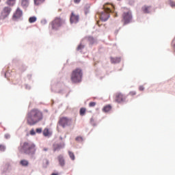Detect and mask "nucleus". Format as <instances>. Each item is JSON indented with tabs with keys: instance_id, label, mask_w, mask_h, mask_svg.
I'll use <instances>...</instances> for the list:
<instances>
[{
	"instance_id": "dca6fc26",
	"label": "nucleus",
	"mask_w": 175,
	"mask_h": 175,
	"mask_svg": "<svg viewBox=\"0 0 175 175\" xmlns=\"http://www.w3.org/2000/svg\"><path fill=\"white\" fill-rule=\"evenodd\" d=\"M85 113H87V109L85 107H81L79 110V114L82 117L85 116Z\"/></svg>"
},
{
	"instance_id": "a878e982",
	"label": "nucleus",
	"mask_w": 175,
	"mask_h": 175,
	"mask_svg": "<svg viewBox=\"0 0 175 175\" xmlns=\"http://www.w3.org/2000/svg\"><path fill=\"white\" fill-rule=\"evenodd\" d=\"M62 145L57 144L56 145V147L55 148V151H57V150H60V148H62Z\"/></svg>"
},
{
	"instance_id": "0eeeda50",
	"label": "nucleus",
	"mask_w": 175,
	"mask_h": 175,
	"mask_svg": "<svg viewBox=\"0 0 175 175\" xmlns=\"http://www.w3.org/2000/svg\"><path fill=\"white\" fill-rule=\"evenodd\" d=\"M58 124L62 128H66L72 125V119L67 117H62L59 119Z\"/></svg>"
},
{
	"instance_id": "ddd939ff",
	"label": "nucleus",
	"mask_w": 175,
	"mask_h": 175,
	"mask_svg": "<svg viewBox=\"0 0 175 175\" xmlns=\"http://www.w3.org/2000/svg\"><path fill=\"white\" fill-rule=\"evenodd\" d=\"M21 5L23 9H27V7L29 6V0H21Z\"/></svg>"
},
{
	"instance_id": "f8f14e48",
	"label": "nucleus",
	"mask_w": 175,
	"mask_h": 175,
	"mask_svg": "<svg viewBox=\"0 0 175 175\" xmlns=\"http://www.w3.org/2000/svg\"><path fill=\"white\" fill-rule=\"evenodd\" d=\"M57 159L59 161V165L62 166V167H64L65 166V159H64V156L62 154H60L57 157Z\"/></svg>"
},
{
	"instance_id": "bb28decb",
	"label": "nucleus",
	"mask_w": 175,
	"mask_h": 175,
	"mask_svg": "<svg viewBox=\"0 0 175 175\" xmlns=\"http://www.w3.org/2000/svg\"><path fill=\"white\" fill-rule=\"evenodd\" d=\"M75 140L76 142H83V137H77Z\"/></svg>"
},
{
	"instance_id": "79ce46f5",
	"label": "nucleus",
	"mask_w": 175,
	"mask_h": 175,
	"mask_svg": "<svg viewBox=\"0 0 175 175\" xmlns=\"http://www.w3.org/2000/svg\"><path fill=\"white\" fill-rule=\"evenodd\" d=\"M97 24H99V21H97Z\"/></svg>"
},
{
	"instance_id": "f704fd0d",
	"label": "nucleus",
	"mask_w": 175,
	"mask_h": 175,
	"mask_svg": "<svg viewBox=\"0 0 175 175\" xmlns=\"http://www.w3.org/2000/svg\"><path fill=\"white\" fill-rule=\"evenodd\" d=\"M81 2V0H74V3H80Z\"/></svg>"
},
{
	"instance_id": "6e6552de",
	"label": "nucleus",
	"mask_w": 175,
	"mask_h": 175,
	"mask_svg": "<svg viewBox=\"0 0 175 175\" xmlns=\"http://www.w3.org/2000/svg\"><path fill=\"white\" fill-rule=\"evenodd\" d=\"M21 17H23V10L20 7H18L13 14L12 20L14 21H17L18 20H20Z\"/></svg>"
},
{
	"instance_id": "5701e85b",
	"label": "nucleus",
	"mask_w": 175,
	"mask_h": 175,
	"mask_svg": "<svg viewBox=\"0 0 175 175\" xmlns=\"http://www.w3.org/2000/svg\"><path fill=\"white\" fill-rule=\"evenodd\" d=\"M44 136H49L50 135V131H49V129H44L43 131Z\"/></svg>"
},
{
	"instance_id": "1a4fd4ad",
	"label": "nucleus",
	"mask_w": 175,
	"mask_h": 175,
	"mask_svg": "<svg viewBox=\"0 0 175 175\" xmlns=\"http://www.w3.org/2000/svg\"><path fill=\"white\" fill-rule=\"evenodd\" d=\"M11 12H12V8L5 7L3 9V11L1 12L0 18H1V20H5L6 17L9 16V14H10Z\"/></svg>"
},
{
	"instance_id": "7ed1b4c3",
	"label": "nucleus",
	"mask_w": 175,
	"mask_h": 175,
	"mask_svg": "<svg viewBox=\"0 0 175 175\" xmlns=\"http://www.w3.org/2000/svg\"><path fill=\"white\" fill-rule=\"evenodd\" d=\"M83 79V70L81 68H76L72 70L70 76V80L72 83H81Z\"/></svg>"
},
{
	"instance_id": "393cba45",
	"label": "nucleus",
	"mask_w": 175,
	"mask_h": 175,
	"mask_svg": "<svg viewBox=\"0 0 175 175\" xmlns=\"http://www.w3.org/2000/svg\"><path fill=\"white\" fill-rule=\"evenodd\" d=\"M96 106V103L95 102H90L89 103V107H95Z\"/></svg>"
},
{
	"instance_id": "ea45409f",
	"label": "nucleus",
	"mask_w": 175,
	"mask_h": 175,
	"mask_svg": "<svg viewBox=\"0 0 175 175\" xmlns=\"http://www.w3.org/2000/svg\"><path fill=\"white\" fill-rule=\"evenodd\" d=\"M51 175H58V173H53Z\"/></svg>"
},
{
	"instance_id": "aec40b11",
	"label": "nucleus",
	"mask_w": 175,
	"mask_h": 175,
	"mask_svg": "<svg viewBox=\"0 0 175 175\" xmlns=\"http://www.w3.org/2000/svg\"><path fill=\"white\" fill-rule=\"evenodd\" d=\"M88 41L89 42V43H90V44H94V43H95L96 42L95 38H94L93 37H88Z\"/></svg>"
},
{
	"instance_id": "39448f33",
	"label": "nucleus",
	"mask_w": 175,
	"mask_h": 175,
	"mask_svg": "<svg viewBox=\"0 0 175 175\" xmlns=\"http://www.w3.org/2000/svg\"><path fill=\"white\" fill-rule=\"evenodd\" d=\"M132 13L130 11L123 12L122 15V23L123 25H127L130 23H132Z\"/></svg>"
},
{
	"instance_id": "9b49d317",
	"label": "nucleus",
	"mask_w": 175,
	"mask_h": 175,
	"mask_svg": "<svg viewBox=\"0 0 175 175\" xmlns=\"http://www.w3.org/2000/svg\"><path fill=\"white\" fill-rule=\"evenodd\" d=\"M79 20H80V16L74 12H71L70 16V22L71 24H77L79 22Z\"/></svg>"
},
{
	"instance_id": "c85d7f7f",
	"label": "nucleus",
	"mask_w": 175,
	"mask_h": 175,
	"mask_svg": "<svg viewBox=\"0 0 175 175\" xmlns=\"http://www.w3.org/2000/svg\"><path fill=\"white\" fill-rule=\"evenodd\" d=\"M6 148L3 145H0V151H5Z\"/></svg>"
},
{
	"instance_id": "4be33fe9",
	"label": "nucleus",
	"mask_w": 175,
	"mask_h": 175,
	"mask_svg": "<svg viewBox=\"0 0 175 175\" xmlns=\"http://www.w3.org/2000/svg\"><path fill=\"white\" fill-rule=\"evenodd\" d=\"M68 154H69L70 159H72V161H75V153H73L72 151L69 150Z\"/></svg>"
},
{
	"instance_id": "2eb2a0df",
	"label": "nucleus",
	"mask_w": 175,
	"mask_h": 175,
	"mask_svg": "<svg viewBox=\"0 0 175 175\" xmlns=\"http://www.w3.org/2000/svg\"><path fill=\"white\" fill-rule=\"evenodd\" d=\"M110 110H111V105H110L105 106L103 109V111H104L105 113H109Z\"/></svg>"
},
{
	"instance_id": "58836bf2",
	"label": "nucleus",
	"mask_w": 175,
	"mask_h": 175,
	"mask_svg": "<svg viewBox=\"0 0 175 175\" xmlns=\"http://www.w3.org/2000/svg\"><path fill=\"white\" fill-rule=\"evenodd\" d=\"M45 162H46V165H49V160L46 159V160H45Z\"/></svg>"
},
{
	"instance_id": "f03ea898",
	"label": "nucleus",
	"mask_w": 175,
	"mask_h": 175,
	"mask_svg": "<svg viewBox=\"0 0 175 175\" xmlns=\"http://www.w3.org/2000/svg\"><path fill=\"white\" fill-rule=\"evenodd\" d=\"M21 152H24L27 155H34L36 152V145L32 142H25L21 144L19 148Z\"/></svg>"
},
{
	"instance_id": "f257e3e1",
	"label": "nucleus",
	"mask_w": 175,
	"mask_h": 175,
	"mask_svg": "<svg viewBox=\"0 0 175 175\" xmlns=\"http://www.w3.org/2000/svg\"><path fill=\"white\" fill-rule=\"evenodd\" d=\"M43 120V112L39 109L34 108L30 110L26 116V122L27 125L33 126Z\"/></svg>"
},
{
	"instance_id": "cd10ccee",
	"label": "nucleus",
	"mask_w": 175,
	"mask_h": 175,
	"mask_svg": "<svg viewBox=\"0 0 175 175\" xmlns=\"http://www.w3.org/2000/svg\"><path fill=\"white\" fill-rule=\"evenodd\" d=\"M129 95H130L131 96H135V95H136V92L131 91L129 92Z\"/></svg>"
},
{
	"instance_id": "e433bc0d",
	"label": "nucleus",
	"mask_w": 175,
	"mask_h": 175,
	"mask_svg": "<svg viewBox=\"0 0 175 175\" xmlns=\"http://www.w3.org/2000/svg\"><path fill=\"white\" fill-rule=\"evenodd\" d=\"M43 151H49V148H43Z\"/></svg>"
},
{
	"instance_id": "f3484780",
	"label": "nucleus",
	"mask_w": 175,
	"mask_h": 175,
	"mask_svg": "<svg viewBox=\"0 0 175 175\" xmlns=\"http://www.w3.org/2000/svg\"><path fill=\"white\" fill-rule=\"evenodd\" d=\"M150 9H151V7L144 5V7H142V12H144V13H150Z\"/></svg>"
},
{
	"instance_id": "a19ab883",
	"label": "nucleus",
	"mask_w": 175,
	"mask_h": 175,
	"mask_svg": "<svg viewBox=\"0 0 175 175\" xmlns=\"http://www.w3.org/2000/svg\"><path fill=\"white\" fill-rule=\"evenodd\" d=\"M91 121H94V119H93V118H92V119H91Z\"/></svg>"
},
{
	"instance_id": "9d476101",
	"label": "nucleus",
	"mask_w": 175,
	"mask_h": 175,
	"mask_svg": "<svg viewBox=\"0 0 175 175\" xmlns=\"http://www.w3.org/2000/svg\"><path fill=\"white\" fill-rule=\"evenodd\" d=\"M126 97L121 92H118L115 94V102L117 103H122L125 102Z\"/></svg>"
},
{
	"instance_id": "412c9836",
	"label": "nucleus",
	"mask_w": 175,
	"mask_h": 175,
	"mask_svg": "<svg viewBox=\"0 0 175 175\" xmlns=\"http://www.w3.org/2000/svg\"><path fill=\"white\" fill-rule=\"evenodd\" d=\"M36 20H37L36 16H31L29 18V23H30V24H32L33 23H35Z\"/></svg>"
},
{
	"instance_id": "7c9ffc66",
	"label": "nucleus",
	"mask_w": 175,
	"mask_h": 175,
	"mask_svg": "<svg viewBox=\"0 0 175 175\" xmlns=\"http://www.w3.org/2000/svg\"><path fill=\"white\" fill-rule=\"evenodd\" d=\"M170 5L171 8H175V3L174 1H170Z\"/></svg>"
},
{
	"instance_id": "20e7f679",
	"label": "nucleus",
	"mask_w": 175,
	"mask_h": 175,
	"mask_svg": "<svg viewBox=\"0 0 175 175\" xmlns=\"http://www.w3.org/2000/svg\"><path fill=\"white\" fill-rule=\"evenodd\" d=\"M64 24H65V20L59 16H57L50 23L49 27L51 28V29L57 31L59 29V28H61Z\"/></svg>"
},
{
	"instance_id": "72a5a7b5",
	"label": "nucleus",
	"mask_w": 175,
	"mask_h": 175,
	"mask_svg": "<svg viewBox=\"0 0 175 175\" xmlns=\"http://www.w3.org/2000/svg\"><path fill=\"white\" fill-rule=\"evenodd\" d=\"M36 132L37 133H42V129H36Z\"/></svg>"
},
{
	"instance_id": "4c0bfd02",
	"label": "nucleus",
	"mask_w": 175,
	"mask_h": 175,
	"mask_svg": "<svg viewBox=\"0 0 175 175\" xmlns=\"http://www.w3.org/2000/svg\"><path fill=\"white\" fill-rule=\"evenodd\" d=\"M5 137L6 139H8V137H10V135H5Z\"/></svg>"
},
{
	"instance_id": "423d86ee",
	"label": "nucleus",
	"mask_w": 175,
	"mask_h": 175,
	"mask_svg": "<svg viewBox=\"0 0 175 175\" xmlns=\"http://www.w3.org/2000/svg\"><path fill=\"white\" fill-rule=\"evenodd\" d=\"M110 13H111L110 8H105L103 12L100 13V20H101V21H107L110 17Z\"/></svg>"
},
{
	"instance_id": "b1692460",
	"label": "nucleus",
	"mask_w": 175,
	"mask_h": 175,
	"mask_svg": "<svg viewBox=\"0 0 175 175\" xmlns=\"http://www.w3.org/2000/svg\"><path fill=\"white\" fill-rule=\"evenodd\" d=\"M44 0H34V3L36 5H40V3H43Z\"/></svg>"
},
{
	"instance_id": "473e14b6",
	"label": "nucleus",
	"mask_w": 175,
	"mask_h": 175,
	"mask_svg": "<svg viewBox=\"0 0 175 175\" xmlns=\"http://www.w3.org/2000/svg\"><path fill=\"white\" fill-rule=\"evenodd\" d=\"M41 24H42V25L47 24V21H46L45 19L41 21Z\"/></svg>"
},
{
	"instance_id": "c756f323",
	"label": "nucleus",
	"mask_w": 175,
	"mask_h": 175,
	"mask_svg": "<svg viewBox=\"0 0 175 175\" xmlns=\"http://www.w3.org/2000/svg\"><path fill=\"white\" fill-rule=\"evenodd\" d=\"M82 49H84V45H83V44H80L77 47V50H81Z\"/></svg>"
},
{
	"instance_id": "c9c22d12",
	"label": "nucleus",
	"mask_w": 175,
	"mask_h": 175,
	"mask_svg": "<svg viewBox=\"0 0 175 175\" xmlns=\"http://www.w3.org/2000/svg\"><path fill=\"white\" fill-rule=\"evenodd\" d=\"M139 91H144V86H139Z\"/></svg>"
},
{
	"instance_id": "a211bd4d",
	"label": "nucleus",
	"mask_w": 175,
	"mask_h": 175,
	"mask_svg": "<svg viewBox=\"0 0 175 175\" xmlns=\"http://www.w3.org/2000/svg\"><path fill=\"white\" fill-rule=\"evenodd\" d=\"M20 164L22 166H28V165L29 164V163L28 162V161L25 160V159H23L20 161Z\"/></svg>"
},
{
	"instance_id": "2f4dec72",
	"label": "nucleus",
	"mask_w": 175,
	"mask_h": 175,
	"mask_svg": "<svg viewBox=\"0 0 175 175\" xmlns=\"http://www.w3.org/2000/svg\"><path fill=\"white\" fill-rule=\"evenodd\" d=\"M36 133L35 132V130L31 129L30 131V135H36Z\"/></svg>"
},
{
	"instance_id": "6ab92c4d",
	"label": "nucleus",
	"mask_w": 175,
	"mask_h": 175,
	"mask_svg": "<svg viewBox=\"0 0 175 175\" xmlns=\"http://www.w3.org/2000/svg\"><path fill=\"white\" fill-rule=\"evenodd\" d=\"M16 2V0H7L6 3L9 6H13Z\"/></svg>"
},
{
	"instance_id": "4468645a",
	"label": "nucleus",
	"mask_w": 175,
	"mask_h": 175,
	"mask_svg": "<svg viewBox=\"0 0 175 175\" xmlns=\"http://www.w3.org/2000/svg\"><path fill=\"white\" fill-rule=\"evenodd\" d=\"M111 64H120L121 57H110Z\"/></svg>"
}]
</instances>
